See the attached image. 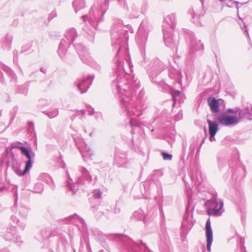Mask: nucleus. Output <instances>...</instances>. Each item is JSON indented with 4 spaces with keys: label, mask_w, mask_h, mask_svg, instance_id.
Here are the masks:
<instances>
[{
    "label": "nucleus",
    "mask_w": 252,
    "mask_h": 252,
    "mask_svg": "<svg viewBox=\"0 0 252 252\" xmlns=\"http://www.w3.org/2000/svg\"><path fill=\"white\" fill-rule=\"evenodd\" d=\"M129 57L126 59L129 71H126L123 63L119 59L117 61L115 71L116 78L112 82L114 93L118 95L121 105L126 114L129 117H138L141 115L144 109L141 98L136 96V91L140 87V81L134 76L131 79L129 72H132L133 65Z\"/></svg>",
    "instance_id": "f257e3e1"
},
{
    "label": "nucleus",
    "mask_w": 252,
    "mask_h": 252,
    "mask_svg": "<svg viewBox=\"0 0 252 252\" xmlns=\"http://www.w3.org/2000/svg\"><path fill=\"white\" fill-rule=\"evenodd\" d=\"M128 25H124L123 22L116 19L114 20L111 30V35L113 51H116L119 56L128 39Z\"/></svg>",
    "instance_id": "f03ea898"
},
{
    "label": "nucleus",
    "mask_w": 252,
    "mask_h": 252,
    "mask_svg": "<svg viewBox=\"0 0 252 252\" xmlns=\"http://www.w3.org/2000/svg\"><path fill=\"white\" fill-rule=\"evenodd\" d=\"M108 4V1L106 0L97 2L92 7V10L89 12V17L84 15L82 17V19L85 22L88 20L90 24L96 29L97 24L102 21Z\"/></svg>",
    "instance_id": "7ed1b4c3"
},
{
    "label": "nucleus",
    "mask_w": 252,
    "mask_h": 252,
    "mask_svg": "<svg viewBox=\"0 0 252 252\" xmlns=\"http://www.w3.org/2000/svg\"><path fill=\"white\" fill-rule=\"evenodd\" d=\"M165 69L166 65L158 59L152 60L147 66V73L151 81L165 89L168 86L163 79L160 78L159 75Z\"/></svg>",
    "instance_id": "20e7f679"
},
{
    "label": "nucleus",
    "mask_w": 252,
    "mask_h": 252,
    "mask_svg": "<svg viewBox=\"0 0 252 252\" xmlns=\"http://www.w3.org/2000/svg\"><path fill=\"white\" fill-rule=\"evenodd\" d=\"M77 36V33L75 29L72 28L66 30L64 38L61 40L59 44L58 51L59 56L61 58L64 56L67 49L73 42Z\"/></svg>",
    "instance_id": "39448f33"
},
{
    "label": "nucleus",
    "mask_w": 252,
    "mask_h": 252,
    "mask_svg": "<svg viewBox=\"0 0 252 252\" xmlns=\"http://www.w3.org/2000/svg\"><path fill=\"white\" fill-rule=\"evenodd\" d=\"M205 205L207 207V213L210 216H220L224 212L223 202L222 200L218 199L216 195L208 200Z\"/></svg>",
    "instance_id": "423d86ee"
},
{
    "label": "nucleus",
    "mask_w": 252,
    "mask_h": 252,
    "mask_svg": "<svg viewBox=\"0 0 252 252\" xmlns=\"http://www.w3.org/2000/svg\"><path fill=\"white\" fill-rule=\"evenodd\" d=\"M74 46L81 60L83 63L96 69L99 68V65L94 60L88 50L83 45L75 44Z\"/></svg>",
    "instance_id": "0eeeda50"
},
{
    "label": "nucleus",
    "mask_w": 252,
    "mask_h": 252,
    "mask_svg": "<svg viewBox=\"0 0 252 252\" xmlns=\"http://www.w3.org/2000/svg\"><path fill=\"white\" fill-rule=\"evenodd\" d=\"M150 30V26L147 21H142L136 36V41L138 44L141 46L145 45Z\"/></svg>",
    "instance_id": "6e6552de"
},
{
    "label": "nucleus",
    "mask_w": 252,
    "mask_h": 252,
    "mask_svg": "<svg viewBox=\"0 0 252 252\" xmlns=\"http://www.w3.org/2000/svg\"><path fill=\"white\" fill-rule=\"evenodd\" d=\"M18 156L13 151H11L9 159L7 161V164L11 165L15 173L18 176H22L26 174H23L24 170L22 171L20 169L21 163L18 161Z\"/></svg>",
    "instance_id": "1a4fd4ad"
},
{
    "label": "nucleus",
    "mask_w": 252,
    "mask_h": 252,
    "mask_svg": "<svg viewBox=\"0 0 252 252\" xmlns=\"http://www.w3.org/2000/svg\"><path fill=\"white\" fill-rule=\"evenodd\" d=\"M94 76H88L86 78H78L75 82V85L78 88L81 94H84L88 91L93 83Z\"/></svg>",
    "instance_id": "9d476101"
},
{
    "label": "nucleus",
    "mask_w": 252,
    "mask_h": 252,
    "mask_svg": "<svg viewBox=\"0 0 252 252\" xmlns=\"http://www.w3.org/2000/svg\"><path fill=\"white\" fill-rule=\"evenodd\" d=\"M64 220L66 222L76 224L81 231L85 232L87 230V224L85 220L76 214L66 217Z\"/></svg>",
    "instance_id": "9b49d317"
},
{
    "label": "nucleus",
    "mask_w": 252,
    "mask_h": 252,
    "mask_svg": "<svg viewBox=\"0 0 252 252\" xmlns=\"http://www.w3.org/2000/svg\"><path fill=\"white\" fill-rule=\"evenodd\" d=\"M204 50L203 44L198 40L192 36L190 39L189 54L194 56L200 55Z\"/></svg>",
    "instance_id": "f8f14e48"
},
{
    "label": "nucleus",
    "mask_w": 252,
    "mask_h": 252,
    "mask_svg": "<svg viewBox=\"0 0 252 252\" xmlns=\"http://www.w3.org/2000/svg\"><path fill=\"white\" fill-rule=\"evenodd\" d=\"M21 151L22 154L28 159L26 162L25 167L24 170V173H23L27 174L32 166L33 161L32 158L34 157L35 154L31 149H28L25 147H21Z\"/></svg>",
    "instance_id": "ddd939ff"
},
{
    "label": "nucleus",
    "mask_w": 252,
    "mask_h": 252,
    "mask_svg": "<svg viewBox=\"0 0 252 252\" xmlns=\"http://www.w3.org/2000/svg\"><path fill=\"white\" fill-rule=\"evenodd\" d=\"M78 170L81 175L78 176L76 179V184L77 185L83 186L86 183H90L92 181V177L86 168L80 166Z\"/></svg>",
    "instance_id": "4468645a"
},
{
    "label": "nucleus",
    "mask_w": 252,
    "mask_h": 252,
    "mask_svg": "<svg viewBox=\"0 0 252 252\" xmlns=\"http://www.w3.org/2000/svg\"><path fill=\"white\" fill-rule=\"evenodd\" d=\"M162 32L166 46L171 48H176L178 45V40L174 39L172 31L166 30V27H163Z\"/></svg>",
    "instance_id": "2eb2a0df"
},
{
    "label": "nucleus",
    "mask_w": 252,
    "mask_h": 252,
    "mask_svg": "<svg viewBox=\"0 0 252 252\" xmlns=\"http://www.w3.org/2000/svg\"><path fill=\"white\" fill-rule=\"evenodd\" d=\"M117 236L120 239L123 246L127 248L129 250L134 251V247L136 246H139L140 244L147 248L146 244L143 243L141 240H139L137 242H135L130 238L126 236L120 235Z\"/></svg>",
    "instance_id": "dca6fc26"
},
{
    "label": "nucleus",
    "mask_w": 252,
    "mask_h": 252,
    "mask_svg": "<svg viewBox=\"0 0 252 252\" xmlns=\"http://www.w3.org/2000/svg\"><path fill=\"white\" fill-rule=\"evenodd\" d=\"M128 162L126 152L118 150L116 152L114 158V163L118 167H125Z\"/></svg>",
    "instance_id": "f3484780"
},
{
    "label": "nucleus",
    "mask_w": 252,
    "mask_h": 252,
    "mask_svg": "<svg viewBox=\"0 0 252 252\" xmlns=\"http://www.w3.org/2000/svg\"><path fill=\"white\" fill-rule=\"evenodd\" d=\"M218 120L223 126H230L237 124L238 119L236 116L225 114H220L218 116Z\"/></svg>",
    "instance_id": "a211bd4d"
},
{
    "label": "nucleus",
    "mask_w": 252,
    "mask_h": 252,
    "mask_svg": "<svg viewBox=\"0 0 252 252\" xmlns=\"http://www.w3.org/2000/svg\"><path fill=\"white\" fill-rule=\"evenodd\" d=\"M208 105L211 111L214 113H218L220 111V107L224 104V101L222 99H217L214 97L210 96L207 99Z\"/></svg>",
    "instance_id": "6ab92c4d"
},
{
    "label": "nucleus",
    "mask_w": 252,
    "mask_h": 252,
    "mask_svg": "<svg viewBox=\"0 0 252 252\" xmlns=\"http://www.w3.org/2000/svg\"><path fill=\"white\" fill-rule=\"evenodd\" d=\"M189 208V206L188 205L186 208V212L182 223V227L184 229H191L195 222V220L193 219L191 215H190Z\"/></svg>",
    "instance_id": "aec40b11"
},
{
    "label": "nucleus",
    "mask_w": 252,
    "mask_h": 252,
    "mask_svg": "<svg viewBox=\"0 0 252 252\" xmlns=\"http://www.w3.org/2000/svg\"><path fill=\"white\" fill-rule=\"evenodd\" d=\"M176 24V16L175 14L171 13L164 18L162 28L166 27V29L172 31L175 27Z\"/></svg>",
    "instance_id": "412c9836"
},
{
    "label": "nucleus",
    "mask_w": 252,
    "mask_h": 252,
    "mask_svg": "<svg viewBox=\"0 0 252 252\" xmlns=\"http://www.w3.org/2000/svg\"><path fill=\"white\" fill-rule=\"evenodd\" d=\"M206 236L207 237L206 248L208 252L211 251V247L213 240V231L211 226L210 219H208L206 222Z\"/></svg>",
    "instance_id": "4be33fe9"
},
{
    "label": "nucleus",
    "mask_w": 252,
    "mask_h": 252,
    "mask_svg": "<svg viewBox=\"0 0 252 252\" xmlns=\"http://www.w3.org/2000/svg\"><path fill=\"white\" fill-rule=\"evenodd\" d=\"M76 144L83 158L91 157L93 156L92 151L84 141H82L79 143L76 142Z\"/></svg>",
    "instance_id": "5701e85b"
},
{
    "label": "nucleus",
    "mask_w": 252,
    "mask_h": 252,
    "mask_svg": "<svg viewBox=\"0 0 252 252\" xmlns=\"http://www.w3.org/2000/svg\"><path fill=\"white\" fill-rule=\"evenodd\" d=\"M12 37L11 35L7 34L0 40V46L4 50H8L11 48Z\"/></svg>",
    "instance_id": "b1692460"
},
{
    "label": "nucleus",
    "mask_w": 252,
    "mask_h": 252,
    "mask_svg": "<svg viewBox=\"0 0 252 252\" xmlns=\"http://www.w3.org/2000/svg\"><path fill=\"white\" fill-rule=\"evenodd\" d=\"M39 179L40 180L45 182L48 185H49L51 189L52 190H54L55 188V185L52 178L46 173H42L39 176Z\"/></svg>",
    "instance_id": "393cba45"
},
{
    "label": "nucleus",
    "mask_w": 252,
    "mask_h": 252,
    "mask_svg": "<svg viewBox=\"0 0 252 252\" xmlns=\"http://www.w3.org/2000/svg\"><path fill=\"white\" fill-rule=\"evenodd\" d=\"M207 123L209 125V132L211 137H215L219 129V125L215 122H212L210 120H207Z\"/></svg>",
    "instance_id": "a878e982"
},
{
    "label": "nucleus",
    "mask_w": 252,
    "mask_h": 252,
    "mask_svg": "<svg viewBox=\"0 0 252 252\" xmlns=\"http://www.w3.org/2000/svg\"><path fill=\"white\" fill-rule=\"evenodd\" d=\"M128 15L131 18H137L139 16V9L135 4H132L128 8Z\"/></svg>",
    "instance_id": "bb28decb"
},
{
    "label": "nucleus",
    "mask_w": 252,
    "mask_h": 252,
    "mask_svg": "<svg viewBox=\"0 0 252 252\" xmlns=\"http://www.w3.org/2000/svg\"><path fill=\"white\" fill-rule=\"evenodd\" d=\"M85 6V0H74L73 1V6L76 13L84 8Z\"/></svg>",
    "instance_id": "cd10ccee"
},
{
    "label": "nucleus",
    "mask_w": 252,
    "mask_h": 252,
    "mask_svg": "<svg viewBox=\"0 0 252 252\" xmlns=\"http://www.w3.org/2000/svg\"><path fill=\"white\" fill-rule=\"evenodd\" d=\"M157 215V211L156 207L151 208L150 211L144 217V222L145 223L146 221L151 220L154 217Z\"/></svg>",
    "instance_id": "c85d7f7f"
},
{
    "label": "nucleus",
    "mask_w": 252,
    "mask_h": 252,
    "mask_svg": "<svg viewBox=\"0 0 252 252\" xmlns=\"http://www.w3.org/2000/svg\"><path fill=\"white\" fill-rule=\"evenodd\" d=\"M190 178L192 181H193L195 184H200L202 181V173L199 170H197L196 171L195 177L191 174Z\"/></svg>",
    "instance_id": "c756f323"
},
{
    "label": "nucleus",
    "mask_w": 252,
    "mask_h": 252,
    "mask_svg": "<svg viewBox=\"0 0 252 252\" xmlns=\"http://www.w3.org/2000/svg\"><path fill=\"white\" fill-rule=\"evenodd\" d=\"M72 180L70 179L67 181L66 186L68 188V189L72 191L73 194H74L76 193L78 189V188L77 186L73 185L72 184Z\"/></svg>",
    "instance_id": "7c9ffc66"
},
{
    "label": "nucleus",
    "mask_w": 252,
    "mask_h": 252,
    "mask_svg": "<svg viewBox=\"0 0 252 252\" xmlns=\"http://www.w3.org/2000/svg\"><path fill=\"white\" fill-rule=\"evenodd\" d=\"M44 189V186L41 183H36L33 188V192L38 193H41Z\"/></svg>",
    "instance_id": "2f4dec72"
},
{
    "label": "nucleus",
    "mask_w": 252,
    "mask_h": 252,
    "mask_svg": "<svg viewBox=\"0 0 252 252\" xmlns=\"http://www.w3.org/2000/svg\"><path fill=\"white\" fill-rule=\"evenodd\" d=\"M50 118H53L59 114V111L57 109L54 108L45 113Z\"/></svg>",
    "instance_id": "473e14b6"
},
{
    "label": "nucleus",
    "mask_w": 252,
    "mask_h": 252,
    "mask_svg": "<svg viewBox=\"0 0 252 252\" xmlns=\"http://www.w3.org/2000/svg\"><path fill=\"white\" fill-rule=\"evenodd\" d=\"M243 115L244 116H245V117H246L249 120H252V108H247L243 114Z\"/></svg>",
    "instance_id": "72a5a7b5"
},
{
    "label": "nucleus",
    "mask_w": 252,
    "mask_h": 252,
    "mask_svg": "<svg viewBox=\"0 0 252 252\" xmlns=\"http://www.w3.org/2000/svg\"><path fill=\"white\" fill-rule=\"evenodd\" d=\"M29 209L25 207H21L19 210V214L23 218H26L29 213Z\"/></svg>",
    "instance_id": "f704fd0d"
},
{
    "label": "nucleus",
    "mask_w": 252,
    "mask_h": 252,
    "mask_svg": "<svg viewBox=\"0 0 252 252\" xmlns=\"http://www.w3.org/2000/svg\"><path fill=\"white\" fill-rule=\"evenodd\" d=\"M94 197L95 199H99L101 197L102 192L98 189H94L93 191Z\"/></svg>",
    "instance_id": "c9c22d12"
},
{
    "label": "nucleus",
    "mask_w": 252,
    "mask_h": 252,
    "mask_svg": "<svg viewBox=\"0 0 252 252\" xmlns=\"http://www.w3.org/2000/svg\"><path fill=\"white\" fill-rule=\"evenodd\" d=\"M11 242L16 244L18 246H20L21 244L22 243L21 237L18 235H14Z\"/></svg>",
    "instance_id": "e433bc0d"
},
{
    "label": "nucleus",
    "mask_w": 252,
    "mask_h": 252,
    "mask_svg": "<svg viewBox=\"0 0 252 252\" xmlns=\"http://www.w3.org/2000/svg\"><path fill=\"white\" fill-rule=\"evenodd\" d=\"M22 145V143L20 142H15L12 143L10 145L11 148V151H13L12 150L14 149H19L20 150H21V147L22 146H21L20 145Z\"/></svg>",
    "instance_id": "4c0bfd02"
},
{
    "label": "nucleus",
    "mask_w": 252,
    "mask_h": 252,
    "mask_svg": "<svg viewBox=\"0 0 252 252\" xmlns=\"http://www.w3.org/2000/svg\"><path fill=\"white\" fill-rule=\"evenodd\" d=\"M170 93L173 101H175L176 97L180 95L181 92L178 90H172Z\"/></svg>",
    "instance_id": "58836bf2"
},
{
    "label": "nucleus",
    "mask_w": 252,
    "mask_h": 252,
    "mask_svg": "<svg viewBox=\"0 0 252 252\" xmlns=\"http://www.w3.org/2000/svg\"><path fill=\"white\" fill-rule=\"evenodd\" d=\"M161 155L163 159L165 160H171L172 158V155L165 152H162Z\"/></svg>",
    "instance_id": "ea45409f"
},
{
    "label": "nucleus",
    "mask_w": 252,
    "mask_h": 252,
    "mask_svg": "<svg viewBox=\"0 0 252 252\" xmlns=\"http://www.w3.org/2000/svg\"><path fill=\"white\" fill-rule=\"evenodd\" d=\"M133 217H135L136 219H140L143 217L142 211L139 210V211H135L133 213Z\"/></svg>",
    "instance_id": "a19ab883"
},
{
    "label": "nucleus",
    "mask_w": 252,
    "mask_h": 252,
    "mask_svg": "<svg viewBox=\"0 0 252 252\" xmlns=\"http://www.w3.org/2000/svg\"><path fill=\"white\" fill-rule=\"evenodd\" d=\"M14 236V235H12L11 233L8 232L6 234H5L4 236V239L6 241H9L10 242H11Z\"/></svg>",
    "instance_id": "79ce46f5"
},
{
    "label": "nucleus",
    "mask_w": 252,
    "mask_h": 252,
    "mask_svg": "<svg viewBox=\"0 0 252 252\" xmlns=\"http://www.w3.org/2000/svg\"><path fill=\"white\" fill-rule=\"evenodd\" d=\"M19 92L20 93L26 95L28 93L27 86L24 85L23 86L21 87V89H20L19 90Z\"/></svg>",
    "instance_id": "37998d69"
},
{
    "label": "nucleus",
    "mask_w": 252,
    "mask_h": 252,
    "mask_svg": "<svg viewBox=\"0 0 252 252\" xmlns=\"http://www.w3.org/2000/svg\"><path fill=\"white\" fill-rule=\"evenodd\" d=\"M189 13L191 15L192 19H195V18L196 17H198L199 16L194 10V9H192L190 10H189Z\"/></svg>",
    "instance_id": "c03bdc74"
},
{
    "label": "nucleus",
    "mask_w": 252,
    "mask_h": 252,
    "mask_svg": "<svg viewBox=\"0 0 252 252\" xmlns=\"http://www.w3.org/2000/svg\"><path fill=\"white\" fill-rule=\"evenodd\" d=\"M6 71L7 72V73L9 75H10V76L11 77V78L12 79H14L15 78L16 75H15V73L10 69L6 68Z\"/></svg>",
    "instance_id": "a18cd8bd"
},
{
    "label": "nucleus",
    "mask_w": 252,
    "mask_h": 252,
    "mask_svg": "<svg viewBox=\"0 0 252 252\" xmlns=\"http://www.w3.org/2000/svg\"><path fill=\"white\" fill-rule=\"evenodd\" d=\"M57 12L56 11H53L49 14L48 19L49 20H51L52 19L57 16Z\"/></svg>",
    "instance_id": "49530a36"
},
{
    "label": "nucleus",
    "mask_w": 252,
    "mask_h": 252,
    "mask_svg": "<svg viewBox=\"0 0 252 252\" xmlns=\"http://www.w3.org/2000/svg\"><path fill=\"white\" fill-rule=\"evenodd\" d=\"M83 30L89 35H90L92 36L94 35V32L91 30L88 29V30H87L85 28H83Z\"/></svg>",
    "instance_id": "de8ad7c7"
},
{
    "label": "nucleus",
    "mask_w": 252,
    "mask_h": 252,
    "mask_svg": "<svg viewBox=\"0 0 252 252\" xmlns=\"http://www.w3.org/2000/svg\"><path fill=\"white\" fill-rule=\"evenodd\" d=\"M174 72L175 71L174 69H171L169 70V76L171 77V78H174V75L173 73H172V72Z\"/></svg>",
    "instance_id": "09e8293b"
},
{
    "label": "nucleus",
    "mask_w": 252,
    "mask_h": 252,
    "mask_svg": "<svg viewBox=\"0 0 252 252\" xmlns=\"http://www.w3.org/2000/svg\"><path fill=\"white\" fill-rule=\"evenodd\" d=\"M182 118V114L180 113H178L177 115L175 116V120H179Z\"/></svg>",
    "instance_id": "8fccbe9b"
},
{
    "label": "nucleus",
    "mask_w": 252,
    "mask_h": 252,
    "mask_svg": "<svg viewBox=\"0 0 252 252\" xmlns=\"http://www.w3.org/2000/svg\"><path fill=\"white\" fill-rule=\"evenodd\" d=\"M241 252H247L245 246H240Z\"/></svg>",
    "instance_id": "3c124183"
},
{
    "label": "nucleus",
    "mask_w": 252,
    "mask_h": 252,
    "mask_svg": "<svg viewBox=\"0 0 252 252\" xmlns=\"http://www.w3.org/2000/svg\"><path fill=\"white\" fill-rule=\"evenodd\" d=\"M240 246H244L245 240L244 238L241 237L240 239Z\"/></svg>",
    "instance_id": "603ef678"
},
{
    "label": "nucleus",
    "mask_w": 252,
    "mask_h": 252,
    "mask_svg": "<svg viewBox=\"0 0 252 252\" xmlns=\"http://www.w3.org/2000/svg\"><path fill=\"white\" fill-rule=\"evenodd\" d=\"M244 28L245 29V32L247 33V37L250 38L249 34V33H248V30L247 28H246V26L245 25H244Z\"/></svg>",
    "instance_id": "864d4df0"
},
{
    "label": "nucleus",
    "mask_w": 252,
    "mask_h": 252,
    "mask_svg": "<svg viewBox=\"0 0 252 252\" xmlns=\"http://www.w3.org/2000/svg\"><path fill=\"white\" fill-rule=\"evenodd\" d=\"M94 109L93 108L91 109L90 110H88V113L90 115H93V113H94Z\"/></svg>",
    "instance_id": "5fc2aeb1"
},
{
    "label": "nucleus",
    "mask_w": 252,
    "mask_h": 252,
    "mask_svg": "<svg viewBox=\"0 0 252 252\" xmlns=\"http://www.w3.org/2000/svg\"><path fill=\"white\" fill-rule=\"evenodd\" d=\"M227 111L228 112V113H234V111L233 109H231V108H229L227 109Z\"/></svg>",
    "instance_id": "6e6d98bb"
},
{
    "label": "nucleus",
    "mask_w": 252,
    "mask_h": 252,
    "mask_svg": "<svg viewBox=\"0 0 252 252\" xmlns=\"http://www.w3.org/2000/svg\"><path fill=\"white\" fill-rule=\"evenodd\" d=\"M234 3H235L236 4V8L237 9V11H238V9H239V6H238V4H239V2H238L237 1H234Z\"/></svg>",
    "instance_id": "4d7b16f0"
},
{
    "label": "nucleus",
    "mask_w": 252,
    "mask_h": 252,
    "mask_svg": "<svg viewBox=\"0 0 252 252\" xmlns=\"http://www.w3.org/2000/svg\"><path fill=\"white\" fill-rule=\"evenodd\" d=\"M2 76H3V74H2V73L1 72H0V81H1L2 83H3V81H2V79H1V77H2Z\"/></svg>",
    "instance_id": "13d9d810"
},
{
    "label": "nucleus",
    "mask_w": 252,
    "mask_h": 252,
    "mask_svg": "<svg viewBox=\"0 0 252 252\" xmlns=\"http://www.w3.org/2000/svg\"><path fill=\"white\" fill-rule=\"evenodd\" d=\"M33 126H34L33 123H32V122H30V123H29V126H30V127H33Z\"/></svg>",
    "instance_id": "bf43d9fd"
},
{
    "label": "nucleus",
    "mask_w": 252,
    "mask_h": 252,
    "mask_svg": "<svg viewBox=\"0 0 252 252\" xmlns=\"http://www.w3.org/2000/svg\"><path fill=\"white\" fill-rule=\"evenodd\" d=\"M210 140L211 141H213L214 140H215V138H214V137H211V135H210Z\"/></svg>",
    "instance_id": "052dcab7"
},
{
    "label": "nucleus",
    "mask_w": 252,
    "mask_h": 252,
    "mask_svg": "<svg viewBox=\"0 0 252 252\" xmlns=\"http://www.w3.org/2000/svg\"><path fill=\"white\" fill-rule=\"evenodd\" d=\"M118 1L120 3L123 2V3H124V4H125V0H118Z\"/></svg>",
    "instance_id": "680f3d73"
},
{
    "label": "nucleus",
    "mask_w": 252,
    "mask_h": 252,
    "mask_svg": "<svg viewBox=\"0 0 252 252\" xmlns=\"http://www.w3.org/2000/svg\"><path fill=\"white\" fill-rule=\"evenodd\" d=\"M201 2V4H202V6H203V3H204V0H200Z\"/></svg>",
    "instance_id": "e2e57ef3"
},
{
    "label": "nucleus",
    "mask_w": 252,
    "mask_h": 252,
    "mask_svg": "<svg viewBox=\"0 0 252 252\" xmlns=\"http://www.w3.org/2000/svg\"><path fill=\"white\" fill-rule=\"evenodd\" d=\"M84 132H85V133H87L86 129V128H85V127H84Z\"/></svg>",
    "instance_id": "0e129e2a"
},
{
    "label": "nucleus",
    "mask_w": 252,
    "mask_h": 252,
    "mask_svg": "<svg viewBox=\"0 0 252 252\" xmlns=\"http://www.w3.org/2000/svg\"><path fill=\"white\" fill-rule=\"evenodd\" d=\"M241 112H241V111H240V112H239V116H241Z\"/></svg>",
    "instance_id": "69168bd1"
},
{
    "label": "nucleus",
    "mask_w": 252,
    "mask_h": 252,
    "mask_svg": "<svg viewBox=\"0 0 252 252\" xmlns=\"http://www.w3.org/2000/svg\"><path fill=\"white\" fill-rule=\"evenodd\" d=\"M81 112H82L83 114L85 113V111L84 110H81Z\"/></svg>",
    "instance_id": "338daca9"
},
{
    "label": "nucleus",
    "mask_w": 252,
    "mask_h": 252,
    "mask_svg": "<svg viewBox=\"0 0 252 252\" xmlns=\"http://www.w3.org/2000/svg\"><path fill=\"white\" fill-rule=\"evenodd\" d=\"M40 70H41V71H42L43 72H44V71H44V69H42V68H41V69H40Z\"/></svg>",
    "instance_id": "774afa93"
}]
</instances>
